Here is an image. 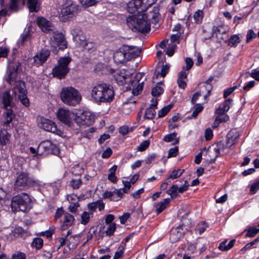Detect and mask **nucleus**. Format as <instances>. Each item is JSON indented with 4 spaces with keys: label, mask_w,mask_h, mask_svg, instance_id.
<instances>
[{
    "label": "nucleus",
    "mask_w": 259,
    "mask_h": 259,
    "mask_svg": "<svg viewBox=\"0 0 259 259\" xmlns=\"http://www.w3.org/2000/svg\"><path fill=\"white\" fill-rule=\"evenodd\" d=\"M131 74L130 72L124 69L118 70L114 76V79L118 84L123 85L131 79ZM143 76L142 73L139 72L136 74L133 79H130L131 85L127 88L132 90V93L135 96L138 95L143 90L144 80H142V79Z\"/></svg>",
    "instance_id": "1"
},
{
    "label": "nucleus",
    "mask_w": 259,
    "mask_h": 259,
    "mask_svg": "<svg viewBox=\"0 0 259 259\" xmlns=\"http://www.w3.org/2000/svg\"><path fill=\"white\" fill-rule=\"evenodd\" d=\"M91 95L93 101L96 103H110L114 98V92L110 84L101 83L93 88Z\"/></svg>",
    "instance_id": "2"
},
{
    "label": "nucleus",
    "mask_w": 259,
    "mask_h": 259,
    "mask_svg": "<svg viewBox=\"0 0 259 259\" xmlns=\"http://www.w3.org/2000/svg\"><path fill=\"white\" fill-rule=\"evenodd\" d=\"M126 24L132 30L135 29L142 33L147 32L150 30V24L146 14L137 16L130 15L127 17Z\"/></svg>",
    "instance_id": "3"
},
{
    "label": "nucleus",
    "mask_w": 259,
    "mask_h": 259,
    "mask_svg": "<svg viewBox=\"0 0 259 259\" xmlns=\"http://www.w3.org/2000/svg\"><path fill=\"white\" fill-rule=\"evenodd\" d=\"M62 102L70 106H75L81 100V96L78 90L72 87L63 88L60 94Z\"/></svg>",
    "instance_id": "4"
},
{
    "label": "nucleus",
    "mask_w": 259,
    "mask_h": 259,
    "mask_svg": "<svg viewBox=\"0 0 259 259\" xmlns=\"http://www.w3.org/2000/svg\"><path fill=\"white\" fill-rule=\"evenodd\" d=\"M10 205L13 211H17L19 209L22 211H26L31 207V199L27 194L22 193L13 197Z\"/></svg>",
    "instance_id": "5"
},
{
    "label": "nucleus",
    "mask_w": 259,
    "mask_h": 259,
    "mask_svg": "<svg viewBox=\"0 0 259 259\" xmlns=\"http://www.w3.org/2000/svg\"><path fill=\"white\" fill-rule=\"evenodd\" d=\"M71 61L69 57L61 58L58 61V65L52 70L53 76L59 79H62L69 72L68 65Z\"/></svg>",
    "instance_id": "6"
},
{
    "label": "nucleus",
    "mask_w": 259,
    "mask_h": 259,
    "mask_svg": "<svg viewBox=\"0 0 259 259\" xmlns=\"http://www.w3.org/2000/svg\"><path fill=\"white\" fill-rule=\"evenodd\" d=\"M52 36L50 39V44L52 48V51L57 53L58 50H64L67 48V41L63 34L57 31H52Z\"/></svg>",
    "instance_id": "7"
},
{
    "label": "nucleus",
    "mask_w": 259,
    "mask_h": 259,
    "mask_svg": "<svg viewBox=\"0 0 259 259\" xmlns=\"http://www.w3.org/2000/svg\"><path fill=\"white\" fill-rule=\"evenodd\" d=\"M14 81L16 83L13 89V93L15 97L19 99L24 106H28L29 103L27 97V91L24 82L22 81Z\"/></svg>",
    "instance_id": "8"
},
{
    "label": "nucleus",
    "mask_w": 259,
    "mask_h": 259,
    "mask_svg": "<svg viewBox=\"0 0 259 259\" xmlns=\"http://www.w3.org/2000/svg\"><path fill=\"white\" fill-rule=\"evenodd\" d=\"M78 11V6L76 4L72 3L62 8L59 18L61 21L65 22L76 15Z\"/></svg>",
    "instance_id": "9"
},
{
    "label": "nucleus",
    "mask_w": 259,
    "mask_h": 259,
    "mask_svg": "<svg viewBox=\"0 0 259 259\" xmlns=\"http://www.w3.org/2000/svg\"><path fill=\"white\" fill-rule=\"evenodd\" d=\"M75 116L74 121L78 125H90L95 120L94 115L87 111L77 113Z\"/></svg>",
    "instance_id": "10"
},
{
    "label": "nucleus",
    "mask_w": 259,
    "mask_h": 259,
    "mask_svg": "<svg viewBox=\"0 0 259 259\" xmlns=\"http://www.w3.org/2000/svg\"><path fill=\"white\" fill-rule=\"evenodd\" d=\"M33 183L34 182L29 178L27 174L22 172L17 178L14 188L18 190H24Z\"/></svg>",
    "instance_id": "11"
},
{
    "label": "nucleus",
    "mask_w": 259,
    "mask_h": 259,
    "mask_svg": "<svg viewBox=\"0 0 259 259\" xmlns=\"http://www.w3.org/2000/svg\"><path fill=\"white\" fill-rule=\"evenodd\" d=\"M75 114L69 110L60 109L57 112V117L62 122L71 127L73 125V121H74Z\"/></svg>",
    "instance_id": "12"
},
{
    "label": "nucleus",
    "mask_w": 259,
    "mask_h": 259,
    "mask_svg": "<svg viewBox=\"0 0 259 259\" xmlns=\"http://www.w3.org/2000/svg\"><path fill=\"white\" fill-rule=\"evenodd\" d=\"M74 40L83 49L89 50L90 47H88L89 44L86 39V36L79 27L74 28L72 31Z\"/></svg>",
    "instance_id": "13"
},
{
    "label": "nucleus",
    "mask_w": 259,
    "mask_h": 259,
    "mask_svg": "<svg viewBox=\"0 0 259 259\" xmlns=\"http://www.w3.org/2000/svg\"><path fill=\"white\" fill-rule=\"evenodd\" d=\"M38 124L40 128L46 131L52 132L58 135H61L62 134L61 131L57 128L54 122L47 118H40Z\"/></svg>",
    "instance_id": "14"
},
{
    "label": "nucleus",
    "mask_w": 259,
    "mask_h": 259,
    "mask_svg": "<svg viewBox=\"0 0 259 259\" xmlns=\"http://www.w3.org/2000/svg\"><path fill=\"white\" fill-rule=\"evenodd\" d=\"M21 63L19 62H14L10 64L7 71V77L6 81L10 84L16 80L17 76V72L21 70Z\"/></svg>",
    "instance_id": "15"
},
{
    "label": "nucleus",
    "mask_w": 259,
    "mask_h": 259,
    "mask_svg": "<svg viewBox=\"0 0 259 259\" xmlns=\"http://www.w3.org/2000/svg\"><path fill=\"white\" fill-rule=\"evenodd\" d=\"M50 55V52L48 49H43L35 54L33 58V63L39 66L43 64Z\"/></svg>",
    "instance_id": "16"
},
{
    "label": "nucleus",
    "mask_w": 259,
    "mask_h": 259,
    "mask_svg": "<svg viewBox=\"0 0 259 259\" xmlns=\"http://www.w3.org/2000/svg\"><path fill=\"white\" fill-rule=\"evenodd\" d=\"M36 23L41 30L46 33L54 31L51 22L44 17L37 18Z\"/></svg>",
    "instance_id": "17"
},
{
    "label": "nucleus",
    "mask_w": 259,
    "mask_h": 259,
    "mask_svg": "<svg viewBox=\"0 0 259 259\" xmlns=\"http://www.w3.org/2000/svg\"><path fill=\"white\" fill-rule=\"evenodd\" d=\"M240 134L236 129H232L230 131L227 135V141L226 147L230 148L236 142Z\"/></svg>",
    "instance_id": "18"
},
{
    "label": "nucleus",
    "mask_w": 259,
    "mask_h": 259,
    "mask_svg": "<svg viewBox=\"0 0 259 259\" xmlns=\"http://www.w3.org/2000/svg\"><path fill=\"white\" fill-rule=\"evenodd\" d=\"M55 148H56V146L51 141L46 140L39 144L37 146V151L49 153L53 152Z\"/></svg>",
    "instance_id": "19"
},
{
    "label": "nucleus",
    "mask_w": 259,
    "mask_h": 259,
    "mask_svg": "<svg viewBox=\"0 0 259 259\" xmlns=\"http://www.w3.org/2000/svg\"><path fill=\"white\" fill-rule=\"evenodd\" d=\"M113 59L117 63H123L128 60L124 47L120 48L114 53Z\"/></svg>",
    "instance_id": "20"
},
{
    "label": "nucleus",
    "mask_w": 259,
    "mask_h": 259,
    "mask_svg": "<svg viewBox=\"0 0 259 259\" xmlns=\"http://www.w3.org/2000/svg\"><path fill=\"white\" fill-rule=\"evenodd\" d=\"M149 0H133L129 2V5L131 7L132 6H136V8H137L138 13L141 12L142 11L146 10V6H151L153 2L151 3H148Z\"/></svg>",
    "instance_id": "21"
},
{
    "label": "nucleus",
    "mask_w": 259,
    "mask_h": 259,
    "mask_svg": "<svg viewBox=\"0 0 259 259\" xmlns=\"http://www.w3.org/2000/svg\"><path fill=\"white\" fill-rule=\"evenodd\" d=\"M123 47L128 60L138 57L141 54V49L138 47L128 46H124Z\"/></svg>",
    "instance_id": "22"
},
{
    "label": "nucleus",
    "mask_w": 259,
    "mask_h": 259,
    "mask_svg": "<svg viewBox=\"0 0 259 259\" xmlns=\"http://www.w3.org/2000/svg\"><path fill=\"white\" fill-rule=\"evenodd\" d=\"M11 108H4L6 111L3 114L4 120L2 121V124L3 125H8L15 117L14 111Z\"/></svg>",
    "instance_id": "23"
},
{
    "label": "nucleus",
    "mask_w": 259,
    "mask_h": 259,
    "mask_svg": "<svg viewBox=\"0 0 259 259\" xmlns=\"http://www.w3.org/2000/svg\"><path fill=\"white\" fill-rule=\"evenodd\" d=\"M183 229L179 227L173 228L170 234L169 238L171 242L178 241L183 236Z\"/></svg>",
    "instance_id": "24"
},
{
    "label": "nucleus",
    "mask_w": 259,
    "mask_h": 259,
    "mask_svg": "<svg viewBox=\"0 0 259 259\" xmlns=\"http://www.w3.org/2000/svg\"><path fill=\"white\" fill-rule=\"evenodd\" d=\"M2 102L3 107H12L14 105L13 98L9 92L6 91L3 93L2 97Z\"/></svg>",
    "instance_id": "25"
},
{
    "label": "nucleus",
    "mask_w": 259,
    "mask_h": 259,
    "mask_svg": "<svg viewBox=\"0 0 259 259\" xmlns=\"http://www.w3.org/2000/svg\"><path fill=\"white\" fill-rule=\"evenodd\" d=\"M221 146L222 144L220 143L208 150L207 154L211 158L210 160L211 162H214L215 159L219 156L220 147Z\"/></svg>",
    "instance_id": "26"
},
{
    "label": "nucleus",
    "mask_w": 259,
    "mask_h": 259,
    "mask_svg": "<svg viewBox=\"0 0 259 259\" xmlns=\"http://www.w3.org/2000/svg\"><path fill=\"white\" fill-rule=\"evenodd\" d=\"M149 20L151 19L152 23H157L160 19V15L159 13V9L158 7H154L152 12H149L146 14Z\"/></svg>",
    "instance_id": "27"
},
{
    "label": "nucleus",
    "mask_w": 259,
    "mask_h": 259,
    "mask_svg": "<svg viewBox=\"0 0 259 259\" xmlns=\"http://www.w3.org/2000/svg\"><path fill=\"white\" fill-rule=\"evenodd\" d=\"M232 100L230 99L226 100L225 102L221 104L218 109H217L215 111L216 114H222L227 112L230 108V104Z\"/></svg>",
    "instance_id": "28"
},
{
    "label": "nucleus",
    "mask_w": 259,
    "mask_h": 259,
    "mask_svg": "<svg viewBox=\"0 0 259 259\" xmlns=\"http://www.w3.org/2000/svg\"><path fill=\"white\" fill-rule=\"evenodd\" d=\"M63 224L62 226L63 230H65L68 226L72 225L74 221V217L68 212L64 214Z\"/></svg>",
    "instance_id": "29"
},
{
    "label": "nucleus",
    "mask_w": 259,
    "mask_h": 259,
    "mask_svg": "<svg viewBox=\"0 0 259 259\" xmlns=\"http://www.w3.org/2000/svg\"><path fill=\"white\" fill-rule=\"evenodd\" d=\"M235 239H232L227 245V240H225L222 242L219 246V249L222 251H228L234 245Z\"/></svg>",
    "instance_id": "30"
},
{
    "label": "nucleus",
    "mask_w": 259,
    "mask_h": 259,
    "mask_svg": "<svg viewBox=\"0 0 259 259\" xmlns=\"http://www.w3.org/2000/svg\"><path fill=\"white\" fill-rule=\"evenodd\" d=\"M169 202V198L164 199L163 201L155 204L156 211L157 214L161 212L168 206Z\"/></svg>",
    "instance_id": "31"
},
{
    "label": "nucleus",
    "mask_w": 259,
    "mask_h": 259,
    "mask_svg": "<svg viewBox=\"0 0 259 259\" xmlns=\"http://www.w3.org/2000/svg\"><path fill=\"white\" fill-rule=\"evenodd\" d=\"M27 6L31 12H36L39 9V4L38 0H27Z\"/></svg>",
    "instance_id": "32"
},
{
    "label": "nucleus",
    "mask_w": 259,
    "mask_h": 259,
    "mask_svg": "<svg viewBox=\"0 0 259 259\" xmlns=\"http://www.w3.org/2000/svg\"><path fill=\"white\" fill-rule=\"evenodd\" d=\"M241 41L239 35L234 34L229 38L227 41L228 46L231 47H236Z\"/></svg>",
    "instance_id": "33"
},
{
    "label": "nucleus",
    "mask_w": 259,
    "mask_h": 259,
    "mask_svg": "<svg viewBox=\"0 0 259 259\" xmlns=\"http://www.w3.org/2000/svg\"><path fill=\"white\" fill-rule=\"evenodd\" d=\"M10 196L7 191L3 188H0V201H2L6 205H9L11 200H10Z\"/></svg>",
    "instance_id": "34"
},
{
    "label": "nucleus",
    "mask_w": 259,
    "mask_h": 259,
    "mask_svg": "<svg viewBox=\"0 0 259 259\" xmlns=\"http://www.w3.org/2000/svg\"><path fill=\"white\" fill-rule=\"evenodd\" d=\"M212 77L209 78L205 82V91L202 90V93L203 94V96L205 98L208 97L210 93L212 90V86L210 84L211 82L212 81Z\"/></svg>",
    "instance_id": "35"
},
{
    "label": "nucleus",
    "mask_w": 259,
    "mask_h": 259,
    "mask_svg": "<svg viewBox=\"0 0 259 259\" xmlns=\"http://www.w3.org/2000/svg\"><path fill=\"white\" fill-rule=\"evenodd\" d=\"M11 135L8 132L4 133L2 131L0 133V144L2 145H6L10 140Z\"/></svg>",
    "instance_id": "36"
},
{
    "label": "nucleus",
    "mask_w": 259,
    "mask_h": 259,
    "mask_svg": "<svg viewBox=\"0 0 259 259\" xmlns=\"http://www.w3.org/2000/svg\"><path fill=\"white\" fill-rule=\"evenodd\" d=\"M93 217L92 212L84 211L81 215L80 223L82 225H87L90 221L91 217Z\"/></svg>",
    "instance_id": "37"
},
{
    "label": "nucleus",
    "mask_w": 259,
    "mask_h": 259,
    "mask_svg": "<svg viewBox=\"0 0 259 259\" xmlns=\"http://www.w3.org/2000/svg\"><path fill=\"white\" fill-rule=\"evenodd\" d=\"M177 135L176 132L167 135L164 137V140L166 142H170L175 140V143L177 144L179 142V138H177Z\"/></svg>",
    "instance_id": "38"
},
{
    "label": "nucleus",
    "mask_w": 259,
    "mask_h": 259,
    "mask_svg": "<svg viewBox=\"0 0 259 259\" xmlns=\"http://www.w3.org/2000/svg\"><path fill=\"white\" fill-rule=\"evenodd\" d=\"M178 186L177 185H173L167 191L166 193L170 195L172 199L177 197L178 194Z\"/></svg>",
    "instance_id": "39"
},
{
    "label": "nucleus",
    "mask_w": 259,
    "mask_h": 259,
    "mask_svg": "<svg viewBox=\"0 0 259 259\" xmlns=\"http://www.w3.org/2000/svg\"><path fill=\"white\" fill-rule=\"evenodd\" d=\"M184 171V169H174L167 178V181L169 180L170 179H176L179 178L183 174Z\"/></svg>",
    "instance_id": "40"
},
{
    "label": "nucleus",
    "mask_w": 259,
    "mask_h": 259,
    "mask_svg": "<svg viewBox=\"0 0 259 259\" xmlns=\"http://www.w3.org/2000/svg\"><path fill=\"white\" fill-rule=\"evenodd\" d=\"M100 0H79L81 5L84 8L93 6L99 2Z\"/></svg>",
    "instance_id": "41"
},
{
    "label": "nucleus",
    "mask_w": 259,
    "mask_h": 259,
    "mask_svg": "<svg viewBox=\"0 0 259 259\" xmlns=\"http://www.w3.org/2000/svg\"><path fill=\"white\" fill-rule=\"evenodd\" d=\"M156 115L155 109L152 108H148L145 112L144 118L148 119L154 118Z\"/></svg>",
    "instance_id": "42"
},
{
    "label": "nucleus",
    "mask_w": 259,
    "mask_h": 259,
    "mask_svg": "<svg viewBox=\"0 0 259 259\" xmlns=\"http://www.w3.org/2000/svg\"><path fill=\"white\" fill-rule=\"evenodd\" d=\"M169 69V66L168 65L166 64L162 65L160 72H158L157 74L155 73L153 78H157L159 74L162 77H164L166 75V74L168 72Z\"/></svg>",
    "instance_id": "43"
},
{
    "label": "nucleus",
    "mask_w": 259,
    "mask_h": 259,
    "mask_svg": "<svg viewBox=\"0 0 259 259\" xmlns=\"http://www.w3.org/2000/svg\"><path fill=\"white\" fill-rule=\"evenodd\" d=\"M172 107V105L170 104L164 107L160 110L158 112V117L160 118L164 116L170 111Z\"/></svg>",
    "instance_id": "44"
},
{
    "label": "nucleus",
    "mask_w": 259,
    "mask_h": 259,
    "mask_svg": "<svg viewBox=\"0 0 259 259\" xmlns=\"http://www.w3.org/2000/svg\"><path fill=\"white\" fill-rule=\"evenodd\" d=\"M43 245V240L41 238H36L34 239L32 243V246L36 249H40Z\"/></svg>",
    "instance_id": "45"
},
{
    "label": "nucleus",
    "mask_w": 259,
    "mask_h": 259,
    "mask_svg": "<svg viewBox=\"0 0 259 259\" xmlns=\"http://www.w3.org/2000/svg\"><path fill=\"white\" fill-rule=\"evenodd\" d=\"M124 192V191L122 189H115L114 191V198H112L113 200L117 201L119 200L122 197Z\"/></svg>",
    "instance_id": "46"
},
{
    "label": "nucleus",
    "mask_w": 259,
    "mask_h": 259,
    "mask_svg": "<svg viewBox=\"0 0 259 259\" xmlns=\"http://www.w3.org/2000/svg\"><path fill=\"white\" fill-rule=\"evenodd\" d=\"M259 232V228L255 227H250L246 234L247 237H254L256 234Z\"/></svg>",
    "instance_id": "47"
},
{
    "label": "nucleus",
    "mask_w": 259,
    "mask_h": 259,
    "mask_svg": "<svg viewBox=\"0 0 259 259\" xmlns=\"http://www.w3.org/2000/svg\"><path fill=\"white\" fill-rule=\"evenodd\" d=\"M163 89L158 85H156L152 89L151 94L153 96L156 97L159 96L163 92Z\"/></svg>",
    "instance_id": "48"
},
{
    "label": "nucleus",
    "mask_w": 259,
    "mask_h": 259,
    "mask_svg": "<svg viewBox=\"0 0 259 259\" xmlns=\"http://www.w3.org/2000/svg\"><path fill=\"white\" fill-rule=\"evenodd\" d=\"M193 17L196 23H200L203 18V12L201 10H198L194 13Z\"/></svg>",
    "instance_id": "49"
},
{
    "label": "nucleus",
    "mask_w": 259,
    "mask_h": 259,
    "mask_svg": "<svg viewBox=\"0 0 259 259\" xmlns=\"http://www.w3.org/2000/svg\"><path fill=\"white\" fill-rule=\"evenodd\" d=\"M81 184L82 181L80 179H72L70 181V185L74 189L79 188Z\"/></svg>",
    "instance_id": "50"
},
{
    "label": "nucleus",
    "mask_w": 259,
    "mask_h": 259,
    "mask_svg": "<svg viewBox=\"0 0 259 259\" xmlns=\"http://www.w3.org/2000/svg\"><path fill=\"white\" fill-rule=\"evenodd\" d=\"M68 201L71 203H78L79 201V199L78 196L75 194H72L68 195L67 198Z\"/></svg>",
    "instance_id": "51"
},
{
    "label": "nucleus",
    "mask_w": 259,
    "mask_h": 259,
    "mask_svg": "<svg viewBox=\"0 0 259 259\" xmlns=\"http://www.w3.org/2000/svg\"><path fill=\"white\" fill-rule=\"evenodd\" d=\"M150 144V140H146L142 142L139 147L137 148V150L139 151H145L149 146Z\"/></svg>",
    "instance_id": "52"
},
{
    "label": "nucleus",
    "mask_w": 259,
    "mask_h": 259,
    "mask_svg": "<svg viewBox=\"0 0 259 259\" xmlns=\"http://www.w3.org/2000/svg\"><path fill=\"white\" fill-rule=\"evenodd\" d=\"M116 229V225L114 223L109 224L106 231V234L109 236L112 235Z\"/></svg>",
    "instance_id": "53"
},
{
    "label": "nucleus",
    "mask_w": 259,
    "mask_h": 259,
    "mask_svg": "<svg viewBox=\"0 0 259 259\" xmlns=\"http://www.w3.org/2000/svg\"><path fill=\"white\" fill-rule=\"evenodd\" d=\"M182 181H184V184L180 187H178V192L182 193L186 191H187L188 189V187L189 186V185L188 183V182L186 180H182Z\"/></svg>",
    "instance_id": "54"
},
{
    "label": "nucleus",
    "mask_w": 259,
    "mask_h": 259,
    "mask_svg": "<svg viewBox=\"0 0 259 259\" xmlns=\"http://www.w3.org/2000/svg\"><path fill=\"white\" fill-rule=\"evenodd\" d=\"M11 259H26V255L23 252H17L12 255Z\"/></svg>",
    "instance_id": "55"
},
{
    "label": "nucleus",
    "mask_w": 259,
    "mask_h": 259,
    "mask_svg": "<svg viewBox=\"0 0 259 259\" xmlns=\"http://www.w3.org/2000/svg\"><path fill=\"white\" fill-rule=\"evenodd\" d=\"M179 150L178 147L170 148L168 151V158L176 157L178 154Z\"/></svg>",
    "instance_id": "56"
},
{
    "label": "nucleus",
    "mask_w": 259,
    "mask_h": 259,
    "mask_svg": "<svg viewBox=\"0 0 259 259\" xmlns=\"http://www.w3.org/2000/svg\"><path fill=\"white\" fill-rule=\"evenodd\" d=\"M79 204L78 203H71L68 206V209L72 213H75L77 211L78 208L79 207Z\"/></svg>",
    "instance_id": "57"
},
{
    "label": "nucleus",
    "mask_w": 259,
    "mask_h": 259,
    "mask_svg": "<svg viewBox=\"0 0 259 259\" xmlns=\"http://www.w3.org/2000/svg\"><path fill=\"white\" fill-rule=\"evenodd\" d=\"M186 62V66L183 68L184 69H186V70H189L193 65V61L192 59L190 58H187L185 59Z\"/></svg>",
    "instance_id": "58"
},
{
    "label": "nucleus",
    "mask_w": 259,
    "mask_h": 259,
    "mask_svg": "<svg viewBox=\"0 0 259 259\" xmlns=\"http://www.w3.org/2000/svg\"><path fill=\"white\" fill-rule=\"evenodd\" d=\"M259 189V181L254 182L251 185L250 191L252 194H255Z\"/></svg>",
    "instance_id": "59"
},
{
    "label": "nucleus",
    "mask_w": 259,
    "mask_h": 259,
    "mask_svg": "<svg viewBox=\"0 0 259 259\" xmlns=\"http://www.w3.org/2000/svg\"><path fill=\"white\" fill-rule=\"evenodd\" d=\"M255 37L256 34L253 32L252 30H248L246 35V42H248L252 38H255Z\"/></svg>",
    "instance_id": "60"
},
{
    "label": "nucleus",
    "mask_w": 259,
    "mask_h": 259,
    "mask_svg": "<svg viewBox=\"0 0 259 259\" xmlns=\"http://www.w3.org/2000/svg\"><path fill=\"white\" fill-rule=\"evenodd\" d=\"M131 131H132V128H130L127 126H122L119 128V133L122 135H125Z\"/></svg>",
    "instance_id": "61"
},
{
    "label": "nucleus",
    "mask_w": 259,
    "mask_h": 259,
    "mask_svg": "<svg viewBox=\"0 0 259 259\" xmlns=\"http://www.w3.org/2000/svg\"><path fill=\"white\" fill-rule=\"evenodd\" d=\"M9 50L6 47H2L0 48V58L6 57L8 54Z\"/></svg>",
    "instance_id": "62"
},
{
    "label": "nucleus",
    "mask_w": 259,
    "mask_h": 259,
    "mask_svg": "<svg viewBox=\"0 0 259 259\" xmlns=\"http://www.w3.org/2000/svg\"><path fill=\"white\" fill-rule=\"evenodd\" d=\"M218 115L219 116L216 118H219V121H220V123L226 122L229 119V117L227 115L225 114V113Z\"/></svg>",
    "instance_id": "63"
},
{
    "label": "nucleus",
    "mask_w": 259,
    "mask_h": 259,
    "mask_svg": "<svg viewBox=\"0 0 259 259\" xmlns=\"http://www.w3.org/2000/svg\"><path fill=\"white\" fill-rule=\"evenodd\" d=\"M249 74L251 77L257 81H259V70H253Z\"/></svg>",
    "instance_id": "64"
}]
</instances>
